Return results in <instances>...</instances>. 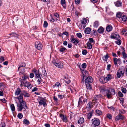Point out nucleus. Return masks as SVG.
I'll list each match as a JSON object with an SVG mask.
<instances>
[{
	"instance_id": "obj_1",
	"label": "nucleus",
	"mask_w": 127,
	"mask_h": 127,
	"mask_svg": "<svg viewBox=\"0 0 127 127\" xmlns=\"http://www.w3.org/2000/svg\"><path fill=\"white\" fill-rule=\"evenodd\" d=\"M100 91L105 96H106L108 99L111 98V96L115 94V90L106 87H102Z\"/></svg>"
},
{
	"instance_id": "obj_2",
	"label": "nucleus",
	"mask_w": 127,
	"mask_h": 127,
	"mask_svg": "<svg viewBox=\"0 0 127 127\" xmlns=\"http://www.w3.org/2000/svg\"><path fill=\"white\" fill-rule=\"evenodd\" d=\"M15 99H18L20 104H19L18 103L16 102V103L17 104V106L18 104L19 106V109H20L22 108V104H23V106L26 105V102L23 100V95L21 93L19 96L17 97H15Z\"/></svg>"
},
{
	"instance_id": "obj_3",
	"label": "nucleus",
	"mask_w": 127,
	"mask_h": 127,
	"mask_svg": "<svg viewBox=\"0 0 127 127\" xmlns=\"http://www.w3.org/2000/svg\"><path fill=\"white\" fill-rule=\"evenodd\" d=\"M32 71L35 75V78L37 80V82H38V84H40L41 82L42 81V80L40 77V73L39 70H37L36 69H34L32 70Z\"/></svg>"
},
{
	"instance_id": "obj_4",
	"label": "nucleus",
	"mask_w": 127,
	"mask_h": 127,
	"mask_svg": "<svg viewBox=\"0 0 127 127\" xmlns=\"http://www.w3.org/2000/svg\"><path fill=\"white\" fill-rule=\"evenodd\" d=\"M53 64L57 67L60 68H64V64L61 61H59L56 62H53Z\"/></svg>"
},
{
	"instance_id": "obj_5",
	"label": "nucleus",
	"mask_w": 127,
	"mask_h": 127,
	"mask_svg": "<svg viewBox=\"0 0 127 127\" xmlns=\"http://www.w3.org/2000/svg\"><path fill=\"white\" fill-rule=\"evenodd\" d=\"M22 108H21L20 109L19 108V106L18 105H18H17V110L18 111H22L23 108V113L24 114H26L27 113L26 109H27V106H26V105L25 106V105L23 106V104H22Z\"/></svg>"
},
{
	"instance_id": "obj_6",
	"label": "nucleus",
	"mask_w": 127,
	"mask_h": 127,
	"mask_svg": "<svg viewBox=\"0 0 127 127\" xmlns=\"http://www.w3.org/2000/svg\"><path fill=\"white\" fill-rule=\"evenodd\" d=\"M87 99L84 98L82 96L79 98L78 103V106L83 104L86 102H87Z\"/></svg>"
},
{
	"instance_id": "obj_7",
	"label": "nucleus",
	"mask_w": 127,
	"mask_h": 127,
	"mask_svg": "<svg viewBox=\"0 0 127 127\" xmlns=\"http://www.w3.org/2000/svg\"><path fill=\"white\" fill-rule=\"evenodd\" d=\"M82 71V73L83 74L82 76L83 77V78L82 79V83L84 82V80L85 78L86 77V76L88 75V73L87 71L84 69L82 70L81 69Z\"/></svg>"
},
{
	"instance_id": "obj_8",
	"label": "nucleus",
	"mask_w": 127,
	"mask_h": 127,
	"mask_svg": "<svg viewBox=\"0 0 127 127\" xmlns=\"http://www.w3.org/2000/svg\"><path fill=\"white\" fill-rule=\"evenodd\" d=\"M35 47L37 49L41 50L43 46L41 43L37 41L35 42Z\"/></svg>"
},
{
	"instance_id": "obj_9",
	"label": "nucleus",
	"mask_w": 127,
	"mask_h": 127,
	"mask_svg": "<svg viewBox=\"0 0 127 127\" xmlns=\"http://www.w3.org/2000/svg\"><path fill=\"white\" fill-rule=\"evenodd\" d=\"M124 73V72L123 69H119L118 71L116 74L117 77L118 78H119L123 76Z\"/></svg>"
},
{
	"instance_id": "obj_10",
	"label": "nucleus",
	"mask_w": 127,
	"mask_h": 127,
	"mask_svg": "<svg viewBox=\"0 0 127 127\" xmlns=\"http://www.w3.org/2000/svg\"><path fill=\"white\" fill-rule=\"evenodd\" d=\"M113 59L115 66H117V64H120L121 63V60L120 58L117 59L116 58L114 57L113 58Z\"/></svg>"
},
{
	"instance_id": "obj_11",
	"label": "nucleus",
	"mask_w": 127,
	"mask_h": 127,
	"mask_svg": "<svg viewBox=\"0 0 127 127\" xmlns=\"http://www.w3.org/2000/svg\"><path fill=\"white\" fill-rule=\"evenodd\" d=\"M93 81V79L91 77L89 76L87 78H86L85 82L86 84H90Z\"/></svg>"
},
{
	"instance_id": "obj_12",
	"label": "nucleus",
	"mask_w": 127,
	"mask_h": 127,
	"mask_svg": "<svg viewBox=\"0 0 127 127\" xmlns=\"http://www.w3.org/2000/svg\"><path fill=\"white\" fill-rule=\"evenodd\" d=\"M21 93L25 98L29 97L30 96V94L25 90H23L22 93Z\"/></svg>"
},
{
	"instance_id": "obj_13",
	"label": "nucleus",
	"mask_w": 127,
	"mask_h": 127,
	"mask_svg": "<svg viewBox=\"0 0 127 127\" xmlns=\"http://www.w3.org/2000/svg\"><path fill=\"white\" fill-rule=\"evenodd\" d=\"M99 120H94L93 121V124L94 126H98L100 123Z\"/></svg>"
},
{
	"instance_id": "obj_14",
	"label": "nucleus",
	"mask_w": 127,
	"mask_h": 127,
	"mask_svg": "<svg viewBox=\"0 0 127 127\" xmlns=\"http://www.w3.org/2000/svg\"><path fill=\"white\" fill-rule=\"evenodd\" d=\"M93 105L92 103L91 102H89L87 104L86 106V109L88 111H90L91 108L92 107Z\"/></svg>"
},
{
	"instance_id": "obj_15",
	"label": "nucleus",
	"mask_w": 127,
	"mask_h": 127,
	"mask_svg": "<svg viewBox=\"0 0 127 127\" xmlns=\"http://www.w3.org/2000/svg\"><path fill=\"white\" fill-rule=\"evenodd\" d=\"M100 81L102 84L106 83L107 81L105 77H102L100 79Z\"/></svg>"
},
{
	"instance_id": "obj_16",
	"label": "nucleus",
	"mask_w": 127,
	"mask_h": 127,
	"mask_svg": "<svg viewBox=\"0 0 127 127\" xmlns=\"http://www.w3.org/2000/svg\"><path fill=\"white\" fill-rule=\"evenodd\" d=\"M21 92V90L19 88H17L15 92V95L18 96V95L20 94V93Z\"/></svg>"
},
{
	"instance_id": "obj_17",
	"label": "nucleus",
	"mask_w": 127,
	"mask_h": 127,
	"mask_svg": "<svg viewBox=\"0 0 127 127\" xmlns=\"http://www.w3.org/2000/svg\"><path fill=\"white\" fill-rule=\"evenodd\" d=\"M39 103L40 105H43L44 107L47 105V104L46 102L42 100H40Z\"/></svg>"
},
{
	"instance_id": "obj_18",
	"label": "nucleus",
	"mask_w": 127,
	"mask_h": 127,
	"mask_svg": "<svg viewBox=\"0 0 127 127\" xmlns=\"http://www.w3.org/2000/svg\"><path fill=\"white\" fill-rule=\"evenodd\" d=\"M113 29V27L112 26L110 25H108L107 26L106 28V30L108 32H110Z\"/></svg>"
},
{
	"instance_id": "obj_19",
	"label": "nucleus",
	"mask_w": 127,
	"mask_h": 127,
	"mask_svg": "<svg viewBox=\"0 0 127 127\" xmlns=\"http://www.w3.org/2000/svg\"><path fill=\"white\" fill-rule=\"evenodd\" d=\"M18 71L19 72V73L20 75H22L24 74L25 72V70L24 69L22 68H20L19 69V68H18Z\"/></svg>"
},
{
	"instance_id": "obj_20",
	"label": "nucleus",
	"mask_w": 127,
	"mask_h": 127,
	"mask_svg": "<svg viewBox=\"0 0 127 127\" xmlns=\"http://www.w3.org/2000/svg\"><path fill=\"white\" fill-rule=\"evenodd\" d=\"M71 42L75 45H76L79 42V41L76 39L73 38L71 40Z\"/></svg>"
},
{
	"instance_id": "obj_21",
	"label": "nucleus",
	"mask_w": 127,
	"mask_h": 127,
	"mask_svg": "<svg viewBox=\"0 0 127 127\" xmlns=\"http://www.w3.org/2000/svg\"><path fill=\"white\" fill-rule=\"evenodd\" d=\"M84 32L86 34H89L91 32V29L90 28H87L85 29L84 30Z\"/></svg>"
},
{
	"instance_id": "obj_22",
	"label": "nucleus",
	"mask_w": 127,
	"mask_h": 127,
	"mask_svg": "<svg viewBox=\"0 0 127 127\" xmlns=\"http://www.w3.org/2000/svg\"><path fill=\"white\" fill-rule=\"evenodd\" d=\"M61 4L63 7L65 8H66V5L65 0H61Z\"/></svg>"
},
{
	"instance_id": "obj_23",
	"label": "nucleus",
	"mask_w": 127,
	"mask_h": 127,
	"mask_svg": "<svg viewBox=\"0 0 127 127\" xmlns=\"http://www.w3.org/2000/svg\"><path fill=\"white\" fill-rule=\"evenodd\" d=\"M124 117L120 114H119L116 117V119H123Z\"/></svg>"
},
{
	"instance_id": "obj_24",
	"label": "nucleus",
	"mask_w": 127,
	"mask_h": 127,
	"mask_svg": "<svg viewBox=\"0 0 127 127\" xmlns=\"http://www.w3.org/2000/svg\"><path fill=\"white\" fill-rule=\"evenodd\" d=\"M115 6L117 7L121 6L122 5V2L119 1L115 3Z\"/></svg>"
},
{
	"instance_id": "obj_25",
	"label": "nucleus",
	"mask_w": 127,
	"mask_h": 127,
	"mask_svg": "<svg viewBox=\"0 0 127 127\" xmlns=\"http://www.w3.org/2000/svg\"><path fill=\"white\" fill-rule=\"evenodd\" d=\"M104 29L102 27H100L98 30V32L100 33H102L104 32Z\"/></svg>"
},
{
	"instance_id": "obj_26",
	"label": "nucleus",
	"mask_w": 127,
	"mask_h": 127,
	"mask_svg": "<svg viewBox=\"0 0 127 127\" xmlns=\"http://www.w3.org/2000/svg\"><path fill=\"white\" fill-rule=\"evenodd\" d=\"M120 38V37L119 38L118 37H117L116 39L117 40V41H115L116 43L119 45H120L121 42V41L119 39Z\"/></svg>"
},
{
	"instance_id": "obj_27",
	"label": "nucleus",
	"mask_w": 127,
	"mask_h": 127,
	"mask_svg": "<svg viewBox=\"0 0 127 127\" xmlns=\"http://www.w3.org/2000/svg\"><path fill=\"white\" fill-rule=\"evenodd\" d=\"M107 81H109L112 79V76L110 74H108L106 77H105Z\"/></svg>"
},
{
	"instance_id": "obj_28",
	"label": "nucleus",
	"mask_w": 127,
	"mask_h": 127,
	"mask_svg": "<svg viewBox=\"0 0 127 127\" xmlns=\"http://www.w3.org/2000/svg\"><path fill=\"white\" fill-rule=\"evenodd\" d=\"M64 80L65 82L67 84H69L70 82V80L68 79L67 77L65 76H64Z\"/></svg>"
},
{
	"instance_id": "obj_29",
	"label": "nucleus",
	"mask_w": 127,
	"mask_h": 127,
	"mask_svg": "<svg viewBox=\"0 0 127 127\" xmlns=\"http://www.w3.org/2000/svg\"><path fill=\"white\" fill-rule=\"evenodd\" d=\"M123 51L122 52V54L123 56V58L124 59H125L127 57V55L126 53H125V50L123 48Z\"/></svg>"
},
{
	"instance_id": "obj_30",
	"label": "nucleus",
	"mask_w": 127,
	"mask_h": 127,
	"mask_svg": "<svg viewBox=\"0 0 127 127\" xmlns=\"http://www.w3.org/2000/svg\"><path fill=\"white\" fill-rule=\"evenodd\" d=\"M93 113V110L91 112H90L88 113L87 115V118L88 119H90L91 117L92 116Z\"/></svg>"
},
{
	"instance_id": "obj_31",
	"label": "nucleus",
	"mask_w": 127,
	"mask_h": 127,
	"mask_svg": "<svg viewBox=\"0 0 127 127\" xmlns=\"http://www.w3.org/2000/svg\"><path fill=\"white\" fill-rule=\"evenodd\" d=\"M26 66L25 64L23 62H22L20 63L19 65V69H20V68H22V67H25Z\"/></svg>"
},
{
	"instance_id": "obj_32",
	"label": "nucleus",
	"mask_w": 127,
	"mask_h": 127,
	"mask_svg": "<svg viewBox=\"0 0 127 127\" xmlns=\"http://www.w3.org/2000/svg\"><path fill=\"white\" fill-rule=\"evenodd\" d=\"M99 25V23L98 21H96L94 23L93 26L94 27L97 28Z\"/></svg>"
},
{
	"instance_id": "obj_33",
	"label": "nucleus",
	"mask_w": 127,
	"mask_h": 127,
	"mask_svg": "<svg viewBox=\"0 0 127 127\" xmlns=\"http://www.w3.org/2000/svg\"><path fill=\"white\" fill-rule=\"evenodd\" d=\"M29 83L28 82H27L26 81L24 80L22 82L23 85L24 86L27 87L28 86V84Z\"/></svg>"
},
{
	"instance_id": "obj_34",
	"label": "nucleus",
	"mask_w": 127,
	"mask_h": 127,
	"mask_svg": "<svg viewBox=\"0 0 127 127\" xmlns=\"http://www.w3.org/2000/svg\"><path fill=\"white\" fill-rule=\"evenodd\" d=\"M87 46L88 49H91L92 48V46L91 43L88 42L87 43Z\"/></svg>"
},
{
	"instance_id": "obj_35",
	"label": "nucleus",
	"mask_w": 127,
	"mask_h": 127,
	"mask_svg": "<svg viewBox=\"0 0 127 127\" xmlns=\"http://www.w3.org/2000/svg\"><path fill=\"white\" fill-rule=\"evenodd\" d=\"M117 37H119V36L118 35H111V38L112 39H116L117 38Z\"/></svg>"
},
{
	"instance_id": "obj_36",
	"label": "nucleus",
	"mask_w": 127,
	"mask_h": 127,
	"mask_svg": "<svg viewBox=\"0 0 127 127\" xmlns=\"http://www.w3.org/2000/svg\"><path fill=\"white\" fill-rule=\"evenodd\" d=\"M87 22V20L85 18H83L82 19L81 21V22L82 24H86Z\"/></svg>"
},
{
	"instance_id": "obj_37",
	"label": "nucleus",
	"mask_w": 127,
	"mask_h": 127,
	"mask_svg": "<svg viewBox=\"0 0 127 127\" xmlns=\"http://www.w3.org/2000/svg\"><path fill=\"white\" fill-rule=\"evenodd\" d=\"M86 88L87 89L90 90L91 89V87L90 84H86Z\"/></svg>"
},
{
	"instance_id": "obj_38",
	"label": "nucleus",
	"mask_w": 127,
	"mask_h": 127,
	"mask_svg": "<svg viewBox=\"0 0 127 127\" xmlns=\"http://www.w3.org/2000/svg\"><path fill=\"white\" fill-rule=\"evenodd\" d=\"M66 50V48L63 47L60 48V49L59 50V51L61 52H64L65 50Z\"/></svg>"
},
{
	"instance_id": "obj_39",
	"label": "nucleus",
	"mask_w": 127,
	"mask_h": 127,
	"mask_svg": "<svg viewBox=\"0 0 127 127\" xmlns=\"http://www.w3.org/2000/svg\"><path fill=\"white\" fill-rule=\"evenodd\" d=\"M126 30L125 29H123L121 32V33L122 34H125L126 35L127 34V33L126 32Z\"/></svg>"
},
{
	"instance_id": "obj_40",
	"label": "nucleus",
	"mask_w": 127,
	"mask_h": 127,
	"mask_svg": "<svg viewBox=\"0 0 127 127\" xmlns=\"http://www.w3.org/2000/svg\"><path fill=\"white\" fill-rule=\"evenodd\" d=\"M10 108L12 111H14L15 110V108L14 104H12L10 105Z\"/></svg>"
},
{
	"instance_id": "obj_41",
	"label": "nucleus",
	"mask_w": 127,
	"mask_h": 127,
	"mask_svg": "<svg viewBox=\"0 0 127 127\" xmlns=\"http://www.w3.org/2000/svg\"><path fill=\"white\" fill-rule=\"evenodd\" d=\"M121 18L122 21L124 22L126 21L127 19V17L125 15L123 16Z\"/></svg>"
},
{
	"instance_id": "obj_42",
	"label": "nucleus",
	"mask_w": 127,
	"mask_h": 127,
	"mask_svg": "<svg viewBox=\"0 0 127 127\" xmlns=\"http://www.w3.org/2000/svg\"><path fill=\"white\" fill-rule=\"evenodd\" d=\"M96 113V114L99 115H101L102 114V112L100 110L97 109L95 111Z\"/></svg>"
},
{
	"instance_id": "obj_43",
	"label": "nucleus",
	"mask_w": 127,
	"mask_h": 127,
	"mask_svg": "<svg viewBox=\"0 0 127 127\" xmlns=\"http://www.w3.org/2000/svg\"><path fill=\"white\" fill-rule=\"evenodd\" d=\"M17 116L19 119H21L23 117V115L22 113H19L18 114Z\"/></svg>"
},
{
	"instance_id": "obj_44",
	"label": "nucleus",
	"mask_w": 127,
	"mask_h": 127,
	"mask_svg": "<svg viewBox=\"0 0 127 127\" xmlns=\"http://www.w3.org/2000/svg\"><path fill=\"white\" fill-rule=\"evenodd\" d=\"M12 36H14L15 37H18V35L17 34L14 33H11L10 34Z\"/></svg>"
},
{
	"instance_id": "obj_45",
	"label": "nucleus",
	"mask_w": 127,
	"mask_h": 127,
	"mask_svg": "<svg viewBox=\"0 0 127 127\" xmlns=\"http://www.w3.org/2000/svg\"><path fill=\"white\" fill-rule=\"evenodd\" d=\"M59 116L61 119H65V117L64 114H60L59 115Z\"/></svg>"
},
{
	"instance_id": "obj_46",
	"label": "nucleus",
	"mask_w": 127,
	"mask_h": 127,
	"mask_svg": "<svg viewBox=\"0 0 127 127\" xmlns=\"http://www.w3.org/2000/svg\"><path fill=\"white\" fill-rule=\"evenodd\" d=\"M0 126L1 127H6V125L4 122H2L0 124Z\"/></svg>"
},
{
	"instance_id": "obj_47",
	"label": "nucleus",
	"mask_w": 127,
	"mask_h": 127,
	"mask_svg": "<svg viewBox=\"0 0 127 127\" xmlns=\"http://www.w3.org/2000/svg\"><path fill=\"white\" fill-rule=\"evenodd\" d=\"M42 74L44 76H46L47 75V73L44 69L42 70Z\"/></svg>"
},
{
	"instance_id": "obj_48",
	"label": "nucleus",
	"mask_w": 127,
	"mask_h": 127,
	"mask_svg": "<svg viewBox=\"0 0 127 127\" xmlns=\"http://www.w3.org/2000/svg\"><path fill=\"white\" fill-rule=\"evenodd\" d=\"M48 24L46 21H45L43 24V27L45 28H46L48 26Z\"/></svg>"
},
{
	"instance_id": "obj_49",
	"label": "nucleus",
	"mask_w": 127,
	"mask_h": 127,
	"mask_svg": "<svg viewBox=\"0 0 127 127\" xmlns=\"http://www.w3.org/2000/svg\"><path fill=\"white\" fill-rule=\"evenodd\" d=\"M122 15L121 13L119 12L117 13L116 14V16L117 17L120 18L121 17Z\"/></svg>"
},
{
	"instance_id": "obj_50",
	"label": "nucleus",
	"mask_w": 127,
	"mask_h": 127,
	"mask_svg": "<svg viewBox=\"0 0 127 127\" xmlns=\"http://www.w3.org/2000/svg\"><path fill=\"white\" fill-rule=\"evenodd\" d=\"M23 122L26 124L28 125L29 124V122L28 120H24Z\"/></svg>"
},
{
	"instance_id": "obj_51",
	"label": "nucleus",
	"mask_w": 127,
	"mask_h": 127,
	"mask_svg": "<svg viewBox=\"0 0 127 127\" xmlns=\"http://www.w3.org/2000/svg\"><path fill=\"white\" fill-rule=\"evenodd\" d=\"M107 117L109 119H111L112 118V116L111 114H108L107 115Z\"/></svg>"
},
{
	"instance_id": "obj_52",
	"label": "nucleus",
	"mask_w": 127,
	"mask_h": 127,
	"mask_svg": "<svg viewBox=\"0 0 127 127\" xmlns=\"http://www.w3.org/2000/svg\"><path fill=\"white\" fill-rule=\"evenodd\" d=\"M84 122V120H79L78 121V123L79 124H81L83 123Z\"/></svg>"
},
{
	"instance_id": "obj_53",
	"label": "nucleus",
	"mask_w": 127,
	"mask_h": 127,
	"mask_svg": "<svg viewBox=\"0 0 127 127\" xmlns=\"http://www.w3.org/2000/svg\"><path fill=\"white\" fill-rule=\"evenodd\" d=\"M121 90L123 93H125L126 92V89L124 88H122Z\"/></svg>"
},
{
	"instance_id": "obj_54",
	"label": "nucleus",
	"mask_w": 127,
	"mask_h": 127,
	"mask_svg": "<svg viewBox=\"0 0 127 127\" xmlns=\"http://www.w3.org/2000/svg\"><path fill=\"white\" fill-rule=\"evenodd\" d=\"M87 50H84L82 51V53L83 55H85L87 54Z\"/></svg>"
},
{
	"instance_id": "obj_55",
	"label": "nucleus",
	"mask_w": 127,
	"mask_h": 127,
	"mask_svg": "<svg viewBox=\"0 0 127 127\" xmlns=\"http://www.w3.org/2000/svg\"><path fill=\"white\" fill-rule=\"evenodd\" d=\"M64 96V95H58V97L60 99H62L63 98Z\"/></svg>"
},
{
	"instance_id": "obj_56",
	"label": "nucleus",
	"mask_w": 127,
	"mask_h": 127,
	"mask_svg": "<svg viewBox=\"0 0 127 127\" xmlns=\"http://www.w3.org/2000/svg\"><path fill=\"white\" fill-rule=\"evenodd\" d=\"M77 36L79 38H81L82 37V35L81 33H78L77 34Z\"/></svg>"
},
{
	"instance_id": "obj_57",
	"label": "nucleus",
	"mask_w": 127,
	"mask_h": 127,
	"mask_svg": "<svg viewBox=\"0 0 127 127\" xmlns=\"http://www.w3.org/2000/svg\"><path fill=\"white\" fill-rule=\"evenodd\" d=\"M119 99L121 101V103L123 104L124 103V99L123 98H120Z\"/></svg>"
},
{
	"instance_id": "obj_58",
	"label": "nucleus",
	"mask_w": 127,
	"mask_h": 127,
	"mask_svg": "<svg viewBox=\"0 0 127 127\" xmlns=\"http://www.w3.org/2000/svg\"><path fill=\"white\" fill-rule=\"evenodd\" d=\"M87 65L86 63H84L82 64V67L83 68H85L86 67Z\"/></svg>"
},
{
	"instance_id": "obj_59",
	"label": "nucleus",
	"mask_w": 127,
	"mask_h": 127,
	"mask_svg": "<svg viewBox=\"0 0 127 127\" xmlns=\"http://www.w3.org/2000/svg\"><path fill=\"white\" fill-rule=\"evenodd\" d=\"M118 95L120 97H122L123 96V94L120 91L118 92Z\"/></svg>"
},
{
	"instance_id": "obj_60",
	"label": "nucleus",
	"mask_w": 127,
	"mask_h": 127,
	"mask_svg": "<svg viewBox=\"0 0 127 127\" xmlns=\"http://www.w3.org/2000/svg\"><path fill=\"white\" fill-rule=\"evenodd\" d=\"M109 57V56L108 54H106L105 56L104 57V58L103 59V60H105V61H106L108 59Z\"/></svg>"
},
{
	"instance_id": "obj_61",
	"label": "nucleus",
	"mask_w": 127,
	"mask_h": 127,
	"mask_svg": "<svg viewBox=\"0 0 127 127\" xmlns=\"http://www.w3.org/2000/svg\"><path fill=\"white\" fill-rule=\"evenodd\" d=\"M34 75L33 73H31L30 74L29 77L30 78H32L34 77Z\"/></svg>"
},
{
	"instance_id": "obj_62",
	"label": "nucleus",
	"mask_w": 127,
	"mask_h": 127,
	"mask_svg": "<svg viewBox=\"0 0 127 127\" xmlns=\"http://www.w3.org/2000/svg\"><path fill=\"white\" fill-rule=\"evenodd\" d=\"M28 86L27 87L28 89H30L32 87V85L30 84V83L28 84Z\"/></svg>"
},
{
	"instance_id": "obj_63",
	"label": "nucleus",
	"mask_w": 127,
	"mask_h": 127,
	"mask_svg": "<svg viewBox=\"0 0 127 127\" xmlns=\"http://www.w3.org/2000/svg\"><path fill=\"white\" fill-rule=\"evenodd\" d=\"M111 67V64H108L107 65V70H110V68Z\"/></svg>"
},
{
	"instance_id": "obj_64",
	"label": "nucleus",
	"mask_w": 127,
	"mask_h": 127,
	"mask_svg": "<svg viewBox=\"0 0 127 127\" xmlns=\"http://www.w3.org/2000/svg\"><path fill=\"white\" fill-rule=\"evenodd\" d=\"M38 90V88L36 87L34 88L32 90V92H34L37 91Z\"/></svg>"
}]
</instances>
